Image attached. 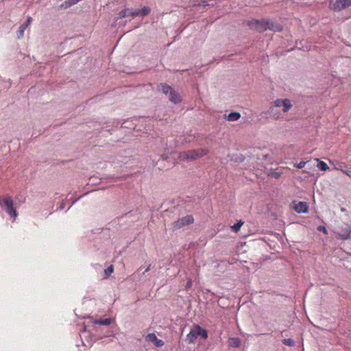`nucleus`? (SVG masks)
<instances>
[{"label":"nucleus","mask_w":351,"mask_h":351,"mask_svg":"<svg viewBox=\"0 0 351 351\" xmlns=\"http://www.w3.org/2000/svg\"><path fill=\"white\" fill-rule=\"evenodd\" d=\"M247 24L251 29L256 30L260 33L264 32L267 29L274 32H280L282 31V26L278 23H274L267 19L260 20L252 19L247 21Z\"/></svg>","instance_id":"f257e3e1"},{"label":"nucleus","mask_w":351,"mask_h":351,"mask_svg":"<svg viewBox=\"0 0 351 351\" xmlns=\"http://www.w3.org/2000/svg\"><path fill=\"white\" fill-rule=\"evenodd\" d=\"M208 152L207 148L184 151L180 153L179 158L182 161H193L207 155Z\"/></svg>","instance_id":"f03ea898"},{"label":"nucleus","mask_w":351,"mask_h":351,"mask_svg":"<svg viewBox=\"0 0 351 351\" xmlns=\"http://www.w3.org/2000/svg\"><path fill=\"white\" fill-rule=\"evenodd\" d=\"M1 202L5 206L6 213L12 217L16 218L18 216V213L14 208V202L11 196L9 195H5Z\"/></svg>","instance_id":"7ed1b4c3"},{"label":"nucleus","mask_w":351,"mask_h":351,"mask_svg":"<svg viewBox=\"0 0 351 351\" xmlns=\"http://www.w3.org/2000/svg\"><path fill=\"white\" fill-rule=\"evenodd\" d=\"M292 104L289 99H277L274 101V106L270 107V111L273 112L274 107L282 108L283 112H287L291 108Z\"/></svg>","instance_id":"20e7f679"},{"label":"nucleus","mask_w":351,"mask_h":351,"mask_svg":"<svg viewBox=\"0 0 351 351\" xmlns=\"http://www.w3.org/2000/svg\"><path fill=\"white\" fill-rule=\"evenodd\" d=\"M193 221H194L193 217L190 215H188L185 217L179 218L177 221H174L172 223V230H179L184 226L193 223Z\"/></svg>","instance_id":"39448f33"},{"label":"nucleus","mask_w":351,"mask_h":351,"mask_svg":"<svg viewBox=\"0 0 351 351\" xmlns=\"http://www.w3.org/2000/svg\"><path fill=\"white\" fill-rule=\"evenodd\" d=\"M331 6L332 10L339 12L351 6V0H336Z\"/></svg>","instance_id":"423d86ee"},{"label":"nucleus","mask_w":351,"mask_h":351,"mask_svg":"<svg viewBox=\"0 0 351 351\" xmlns=\"http://www.w3.org/2000/svg\"><path fill=\"white\" fill-rule=\"evenodd\" d=\"M337 235L343 240H347L351 238V227L347 226L346 228H341L339 232H336Z\"/></svg>","instance_id":"0eeeda50"},{"label":"nucleus","mask_w":351,"mask_h":351,"mask_svg":"<svg viewBox=\"0 0 351 351\" xmlns=\"http://www.w3.org/2000/svg\"><path fill=\"white\" fill-rule=\"evenodd\" d=\"M32 17L28 16L27 21L20 25L19 30L17 31V33H16L18 38H21L23 37L24 32L26 29V28L28 27L29 23L32 22Z\"/></svg>","instance_id":"6e6552de"},{"label":"nucleus","mask_w":351,"mask_h":351,"mask_svg":"<svg viewBox=\"0 0 351 351\" xmlns=\"http://www.w3.org/2000/svg\"><path fill=\"white\" fill-rule=\"evenodd\" d=\"M295 210L298 213H307L308 211V206L306 202H299L295 206Z\"/></svg>","instance_id":"1a4fd4ad"},{"label":"nucleus","mask_w":351,"mask_h":351,"mask_svg":"<svg viewBox=\"0 0 351 351\" xmlns=\"http://www.w3.org/2000/svg\"><path fill=\"white\" fill-rule=\"evenodd\" d=\"M137 16H138V13L135 12V10L132 11L129 8H125V9L121 10V12H119L118 19H122V18H125V17H128V16H132V17L134 18Z\"/></svg>","instance_id":"9d476101"},{"label":"nucleus","mask_w":351,"mask_h":351,"mask_svg":"<svg viewBox=\"0 0 351 351\" xmlns=\"http://www.w3.org/2000/svg\"><path fill=\"white\" fill-rule=\"evenodd\" d=\"M197 328H196V326L192 328L191 330V331L189 332V333L186 335V341L189 343H194V341H195V339L197 338Z\"/></svg>","instance_id":"9b49d317"},{"label":"nucleus","mask_w":351,"mask_h":351,"mask_svg":"<svg viewBox=\"0 0 351 351\" xmlns=\"http://www.w3.org/2000/svg\"><path fill=\"white\" fill-rule=\"evenodd\" d=\"M228 343L232 348H240L241 346V340L239 337H230Z\"/></svg>","instance_id":"f8f14e48"},{"label":"nucleus","mask_w":351,"mask_h":351,"mask_svg":"<svg viewBox=\"0 0 351 351\" xmlns=\"http://www.w3.org/2000/svg\"><path fill=\"white\" fill-rule=\"evenodd\" d=\"M169 100L173 104H178L182 99L180 95L173 89L169 93Z\"/></svg>","instance_id":"ddd939ff"},{"label":"nucleus","mask_w":351,"mask_h":351,"mask_svg":"<svg viewBox=\"0 0 351 351\" xmlns=\"http://www.w3.org/2000/svg\"><path fill=\"white\" fill-rule=\"evenodd\" d=\"M151 12V9L148 6H144L142 9L135 10V12L138 13V16H147Z\"/></svg>","instance_id":"4468645a"},{"label":"nucleus","mask_w":351,"mask_h":351,"mask_svg":"<svg viewBox=\"0 0 351 351\" xmlns=\"http://www.w3.org/2000/svg\"><path fill=\"white\" fill-rule=\"evenodd\" d=\"M159 90L164 94L168 95L171 93L173 88L167 84L162 83L159 86Z\"/></svg>","instance_id":"2eb2a0df"},{"label":"nucleus","mask_w":351,"mask_h":351,"mask_svg":"<svg viewBox=\"0 0 351 351\" xmlns=\"http://www.w3.org/2000/svg\"><path fill=\"white\" fill-rule=\"evenodd\" d=\"M196 328L197 336H200L203 339H206L208 337V332L206 329L202 328L199 325H196Z\"/></svg>","instance_id":"dca6fc26"},{"label":"nucleus","mask_w":351,"mask_h":351,"mask_svg":"<svg viewBox=\"0 0 351 351\" xmlns=\"http://www.w3.org/2000/svg\"><path fill=\"white\" fill-rule=\"evenodd\" d=\"M112 319L110 318L95 319L93 323L99 325L108 326L111 324Z\"/></svg>","instance_id":"f3484780"},{"label":"nucleus","mask_w":351,"mask_h":351,"mask_svg":"<svg viewBox=\"0 0 351 351\" xmlns=\"http://www.w3.org/2000/svg\"><path fill=\"white\" fill-rule=\"evenodd\" d=\"M240 117H241V114L239 112H232L228 115L227 119L229 121H237Z\"/></svg>","instance_id":"a211bd4d"},{"label":"nucleus","mask_w":351,"mask_h":351,"mask_svg":"<svg viewBox=\"0 0 351 351\" xmlns=\"http://www.w3.org/2000/svg\"><path fill=\"white\" fill-rule=\"evenodd\" d=\"M244 221L239 220L237 223L231 226V230L235 232H238L240 230L241 227L243 225Z\"/></svg>","instance_id":"6ab92c4d"},{"label":"nucleus","mask_w":351,"mask_h":351,"mask_svg":"<svg viewBox=\"0 0 351 351\" xmlns=\"http://www.w3.org/2000/svg\"><path fill=\"white\" fill-rule=\"evenodd\" d=\"M317 160L318 161V163H317V165L318 169H319L322 171H326V170L329 169L328 165L325 162L321 161V160H319L318 159H317Z\"/></svg>","instance_id":"aec40b11"},{"label":"nucleus","mask_w":351,"mask_h":351,"mask_svg":"<svg viewBox=\"0 0 351 351\" xmlns=\"http://www.w3.org/2000/svg\"><path fill=\"white\" fill-rule=\"evenodd\" d=\"M194 5L202 8H206V6L210 5V4L206 0H199L197 3H195ZM211 5H213V3H212Z\"/></svg>","instance_id":"412c9836"},{"label":"nucleus","mask_w":351,"mask_h":351,"mask_svg":"<svg viewBox=\"0 0 351 351\" xmlns=\"http://www.w3.org/2000/svg\"><path fill=\"white\" fill-rule=\"evenodd\" d=\"M282 343L285 346H291V347H293V346H295V342L293 339H291V338H289V339H284L282 340Z\"/></svg>","instance_id":"4be33fe9"},{"label":"nucleus","mask_w":351,"mask_h":351,"mask_svg":"<svg viewBox=\"0 0 351 351\" xmlns=\"http://www.w3.org/2000/svg\"><path fill=\"white\" fill-rule=\"evenodd\" d=\"M114 271V268H113V266L112 265H110L109 267H108L106 269H105V275H106V277H109L111 274Z\"/></svg>","instance_id":"5701e85b"},{"label":"nucleus","mask_w":351,"mask_h":351,"mask_svg":"<svg viewBox=\"0 0 351 351\" xmlns=\"http://www.w3.org/2000/svg\"><path fill=\"white\" fill-rule=\"evenodd\" d=\"M154 344L156 347H162L164 346L165 343L162 339L157 338V339L154 341Z\"/></svg>","instance_id":"b1692460"},{"label":"nucleus","mask_w":351,"mask_h":351,"mask_svg":"<svg viewBox=\"0 0 351 351\" xmlns=\"http://www.w3.org/2000/svg\"><path fill=\"white\" fill-rule=\"evenodd\" d=\"M147 337L149 341L154 343V341L157 339V337L154 333H151L147 335Z\"/></svg>","instance_id":"393cba45"},{"label":"nucleus","mask_w":351,"mask_h":351,"mask_svg":"<svg viewBox=\"0 0 351 351\" xmlns=\"http://www.w3.org/2000/svg\"><path fill=\"white\" fill-rule=\"evenodd\" d=\"M306 163V161H301L299 163L295 164L294 167H297L298 169H302L305 166Z\"/></svg>","instance_id":"a878e982"},{"label":"nucleus","mask_w":351,"mask_h":351,"mask_svg":"<svg viewBox=\"0 0 351 351\" xmlns=\"http://www.w3.org/2000/svg\"><path fill=\"white\" fill-rule=\"evenodd\" d=\"M317 230L319 231L323 232L325 234H328V230H327L326 228L324 226H319L317 227Z\"/></svg>","instance_id":"bb28decb"},{"label":"nucleus","mask_w":351,"mask_h":351,"mask_svg":"<svg viewBox=\"0 0 351 351\" xmlns=\"http://www.w3.org/2000/svg\"><path fill=\"white\" fill-rule=\"evenodd\" d=\"M191 286H192V280L191 278H189L186 283L185 289H189L191 287Z\"/></svg>","instance_id":"cd10ccee"},{"label":"nucleus","mask_w":351,"mask_h":351,"mask_svg":"<svg viewBox=\"0 0 351 351\" xmlns=\"http://www.w3.org/2000/svg\"><path fill=\"white\" fill-rule=\"evenodd\" d=\"M150 267L151 265H149L147 268L145 270V271L143 272V274H145L146 272L149 271L150 270Z\"/></svg>","instance_id":"c85d7f7f"},{"label":"nucleus","mask_w":351,"mask_h":351,"mask_svg":"<svg viewBox=\"0 0 351 351\" xmlns=\"http://www.w3.org/2000/svg\"><path fill=\"white\" fill-rule=\"evenodd\" d=\"M64 202H62V203L61 204V205L60 206L59 209H60V210H62V209H64Z\"/></svg>","instance_id":"c756f323"},{"label":"nucleus","mask_w":351,"mask_h":351,"mask_svg":"<svg viewBox=\"0 0 351 351\" xmlns=\"http://www.w3.org/2000/svg\"><path fill=\"white\" fill-rule=\"evenodd\" d=\"M345 173L349 176L350 177H351V170H348L346 171H345Z\"/></svg>","instance_id":"7c9ffc66"},{"label":"nucleus","mask_w":351,"mask_h":351,"mask_svg":"<svg viewBox=\"0 0 351 351\" xmlns=\"http://www.w3.org/2000/svg\"><path fill=\"white\" fill-rule=\"evenodd\" d=\"M280 174L279 173H275V174L274 175V176L275 178H278V177L280 176Z\"/></svg>","instance_id":"2f4dec72"},{"label":"nucleus","mask_w":351,"mask_h":351,"mask_svg":"<svg viewBox=\"0 0 351 351\" xmlns=\"http://www.w3.org/2000/svg\"><path fill=\"white\" fill-rule=\"evenodd\" d=\"M341 210L342 212H344L346 210V209L344 208H342Z\"/></svg>","instance_id":"473e14b6"}]
</instances>
